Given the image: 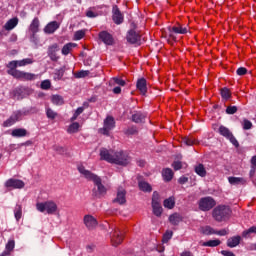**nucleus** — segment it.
Masks as SVG:
<instances>
[{"label":"nucleus","mask_w":256,"mask_h":256,"mask_svg":"<svg viewBox=\"0 0 256 256\" xmlns=\"http://www.w3.org/2000/svg\"><path fill=\"white\" fill-rule=\"evenodd\" d=\"M173 238V231H166L162 238V243H169Z\"/></svg>","instance_id":"nucleus-43"},{"label":"nucleus","mask_w":256,"mask_h":256,"mask_svg":"<svg viewBox=\"0 0 256 256\" xmlns=\"http://www.w3.org/2000/svg\"><path fill=\"white\" fill-rule=\"evenodd\" d=\"M84 225L87 227V229H89V231H93V229H95V227H97L98 222H97V219H95V217H93L91 215H85L84 216Z\"/></svg>","instance_id":"nucleus-16"},{"label":"nucleus","mask_w":256,"mask_h":256,"mask_svg":"<svg viewBox=\"0 0 256 256\" xmlns=\"http://www.w3.org/2000/svg\"><path fill=\"white\" fill-rule=\"evenodd\" d=\"M113 80H114V83H116V85H120V87H125V85H127L125 80L121 78L114 77Z\"/></svg>","instance_id":"nucleus-58"},{"label":"nucleus","mask_w":256,"mask_h":256,"mask_svg":"<svg viewBox=\"0 0 256 256\" xmlns=\"http://www.w3.org/2000/svg\"><path fill=\"white\" fill-rule=\"evenodd\" d=\"M75 40L76 41H81V39H83V37H85V32L84 30H78L75 32L74 34Z\"/></svg>","instance_id":"nucleus-53"},{"label":"nucleus","mask_w":256,"mask_h":256,"mask_svg":"<svg viewBox=\"0 0 256 256\" xmlns=\"http://www.w3.org/2000/svg\"><path fill=\"white\" fill-rule=\"evenodd\" d=\"M182 143L187 147H193V145H197L199 141H197V139H195L193 136H186L182 138Z\"/></svg>","instance_id":"nucleus-27"},{"label":"nucleus","mask_w":256,"mask_h":256,"mask_svg":"<svg viewBox=\"0 0 256 256\" xmlns=\"http://www.w3.org/2000/svg\"><path fill=\"white\" fill-rule=\"evenodd\" d=\"M126 41L130 45H141V33L137 30H128L126 33Z\"/></svg>","instance_id":"nucleus-7"},{"label":"nucleus","mask_w":256,"mask_h":256,"mask_svg":"<svg viewBox=\"0 0 256 256\" xmlns=\"http://www.w3.org/2000/svg\"><path fill=\"white\" fill-rule=\"evenodd\" d=\"M220 95L223 101H229L231 98V90L227 87L220 89Z\"/></svg>","instance_id":"nucleus-35"},{"label":"nucleus","mask_w":256,"mask_h":256,"mask_svg":"<svg viewBox=\"0 0 256 256\" xmlns=\"http://www.w3.org/2000/svg\"><path fill=\"white\" fill-rule=\"evenodd\" d=\"M57 51H59V44H57V43H54L48 47V55L57 53Z\"/></svg>","instance_id":"nucleus-51"},{"label":"nucleus","mask_w":256,"mask_h":256,"mask_svg":"<svg viewBox=\"0 0 256 256\" xmlns=\"http://www.w3.org/2000/svg\"><path fill=\"white\" fill-rule=\"evenodd\" d=\"M172 167H173L174 171H179L180 169L183 168V164L181 163V161H174L172 163Z\"/></svg>","instance_id":"nucleus-56"},{"label":"nucleus","mask_w":256,"mask_h":256,"mask_svg":"<svg viewBox=\"0 0 256 256\" xmlns=\"http://www.w3.org/2000/svg\"><path fill=\"white\" fill-rule=\"evenodd\" d=\"M51 101L53 103V105H57V106H61L65 104V100L63 99V96L61 95H52L51 96Z\"/></svg>","instance_id":"nucleus-34"},{"label":"nucleus","mask_w":256,"mask_h":256,"mask_svg":"<svg viewBox=\"0 0 256 256\" xmlns=\"http://www.w3.org/2000/svg\"><path fill=\"white\" fill-rule=\"evenodd\" d=\"M39 25H40L39 18L35 17L29 26V30L32 33V39H36L35 35L39 33Z\"/></svg>","instance_id":"nucleus-19"},{"label":"nucleus","mask_w":256,"mask_h":256,"mask_svg":"<svg viewBox=\"0 0 256 256\" xmlns=\"http://www.w3.org/2000/svg\"><path fill=\"white\" fill-rule=\"evenodd\" d=\"M112 163L125 167L131 163V158L123 151L115 152L114 157L112 158Z\"/></svg>","instance_id":"nucleus-4"},{"label":"nucleus","mask_w":256,"mask_h":256,"mask_svg":"<svg viewBox=\"0 0 256 256\" xmlns=\"http://www.w3.org/2000/svg\"><path fill=\"white\" fill-rule=\"evenodd\" d=\"M48 57H50L51 61H59V56H57V52L48 54Z\"/></svg>","instance_id":"nucleus-62"},{"label":"nucleus","mask_w":256,"mask_h":256,"mask_svg":"<svg viewBox=\"0 0 256 256\" xmlns=\"http://www.w3.org/2000/svg\"><path fill=\"white\" fill-rule=\"evenodd\" d=\"M41 89L47 90L51 89V81L50 80H44L41 82Z\"/></svg>","instance_id":"nucleus-55"},{"label":"nucleus","mask_w":256,"mask_h":256,"mask_svg":"<svg viewBox=\"0 0 256 256\" xmlns=\"http://www.w3.org/2000/svg\"><path fill=\"white\" fill-rule=\"evenodd\" d=\"M83 111H85V108L78 107L76 109V111L74 112L73 116L71 117L70 121H77V117H79V115H81V113H83Z\"/></svg>","instance_id":"nucleus-46"},{"label":"nucleus","mask_w":256,"mask_h":256,"mask_svg":"<svg viewBox=\"0 0 256 256\" xmlns=\"http://www.w3.org/2000/svg\"><path fill=\"white\" fill-rule=\"evenodd\" d=\"M231 208L227 205H218L212 211V217L218 223H222V221H227L231 217Z\"/></svg>","instance_id":"nucleus-2"},{"label":"nucleus","mask_w":256,"mask_h":256,"mask_svg":"<svg viewBox=\"0 0 256 256\" xmlns=\"http://www.w3.org/2000/svg\"><path fill=\"white\" fill-rule=\"evenodd\" d=\"M236 74L239 75V77H243V75H247V68L245 67H239L236 70Z\"/></svg>","instance_id":"nucleus-57"},{"label":"nucleus","mask_w":256,"mask_h":256,"mask_svg":"<svg viewBox=\"0 0 256 256\" xmlns=\"http://www.w3.org/2000/svg\"><path fill=\"white\" fill-rule=\"evenodd\" d=\"M137 133H139L137 126H131L125 131L126 135H137Z\"/></svg>","instance_id":"nucleus-50"},{"label":"nucleus","mask_w":256,"mask_h":256,"mask_svg":"<svg viewBox=\"0 0 256 256\" xmlns=\"http://www.w3.org/2000/svg\"><path fill=\"white\" fill-rule=\"evenodd\" d=\"M18 67H25V65H31L33 60L31 58H25L23 60H17Z\"/></svg>","instance_id":"nucleus-44"},{"label":"nucleus","mask_w":256,"mask_h":256,"mask_svg":"<svg viewBox=\"0 0 256 256\" xmlns=\"http://www.w3.org/2000/svg\"><path fill=\"white\" fill-rule=\"evenodd\" d=\"M181 221H183V217H181L179 213H174L169 216V222L171 225L177 226Z\"/></svg>","instance_id":"nucleus-30"},{"label":"nucleus","mask_w":256,"mask_h":256,"mask_svg":"<svg viewBox=\"0 0 256 256\" xmlns=\"http://www.w3.org/2000/svg\"><path fill=\"white\" fill-rule=\"evenodd\" d=\"M196 175H199V177H206L207 176V170L205 169V166L203 164H198L194 168Z\"/></svg>","instance_id":"nucleus-32"},{"label":"nucleus","mask_w":256,"mask_h":256,"mask_svg":"<svg viewBox=\"0 0 256 256\" xmlns=\"http://www.w3.org/2000/svg\"><path fill=\"white\" fill-rule=\"evenodd\" d=\"M241 243V236H234L227 240V247L233 249V247H237Z\"/></svg>","instance_id":"nucleus-29"},{"label":"nucleus","mask_w":256,"mask_h":256,"mask_svg":"<svg viewBox=\"0 0 256 256\" xmlns=\"http://www.w3.org/2000/svg\"><path fill=\"white\" fill-rule=\"evenodd\" d=\"M221 255H223V256H235V253H233L232 251L222 250Z\"/></svg>","instance_id":"nucleus-64"},{"label":"nucleus","mask_w":256,"mask_h":256,"mask_svg":"<svg viewBox=\"0 0 256 256\" xmlns=\"http://www.w3.org/2000/svg\"><path fill=\"white\" fill-rule=\"evenodd\" d=\"M18 23H19L18 18H12L6 22V24L4 25V29L6 31H11L15 29V27H17Z\"/></svg>","instance_id":"nucleus-26"},{"label":"nucleus","mask_w":256,"mask_h":256,"mask_svg":"<svg viewBox=\"0 0 256 256\" xmlns=\"http://www.w3.org/2000/svg\"><path fill=\"white\" fill-rule=\"evenodd\" d=\"M86 17H89L90 19H94V17H97V14L91 10H88L86 12Z\"/></svg>","instance_id":"nucleus-63"},{"label":"nucleus","mask_w":256,"mask_h":256,"mask_svg":"<svg viewBox=\"0 0 256 256\" xmlns=\"http://www.w3.org/2000/svg\"><path fill=\"white\" fill-rule=\"evenodd\" d=\"M37 75L25 71L18 70L14 72V79H20V81H35Z\"/></svg>","instance_id":"nucleus-12"},{"label":"nucleus","mask_w":256,"mask_h":256,"mask_svg":"<svg viewBox=\"0 0 256 256\" xmlns=\"http://www.w3.org/2000/svg\"><path fill=\"white\" fill-rule=\"evenodd\" d=\"M145 119H147V113L136 112L132 115L133 123H145Z\"/></svg>","instance_id":"nucleus-22"},{"label":"nucleus","mask_w":256,"mask_h":256,"mask_svg":"<svg viewBox=\"0 0 256 256\" xmlns=\"http://www.w3.org/2000/svg\"><path fill=\"white\" fill-rule=\"evenodd\" d=\"M228 183H230V185H245L247 180L243 177L230 176L228 177Z\"/></svg>","instance_id":"nucleus-24"},{"label":"nucleus","mask_w":256,"mask_h":256,"mask_svg":"<svg viewBox=\"0 0 256 256\" xmlns=\"http://www.w3.org/2000/svg\"><path fill=\"white\" fill-rule=\"evenodd\" d=\"M251 233H255L256 234V225L250 227L249 229L245 230L242 233V237H245V239L249 238V235H251Z\"/></svg>","instance_id":"nucleus-45"},{"label":"nucleus","mask_w":256,"mask_h":256,"mask_svg":"<svg viewBox=\"0 0 256 256\" xmlns=\"http://www.w3.org/2000/svg\"><path fill=\"white\" fill-rule=\"evenodd\" d=\"M218 133L222 135V137H225V139H228L234 147L239 148V141H237V138L233 135V132L229 130V128L221 125L218 129Z\"/></svg>","instance_id":"nucleus-6"},{"label":"nucleus","mask_w":256,"mask_h":256,"mask_svg":"<svg viewBox=\"0 0 256 256\" xmlns=\"http://www.w3.org/2000/svg\"><path fill=\"white\" fill-rule=\"evenodd\" d=\"M21 117H23V113L21 111L13 112V114L3 122V127H12V125L17 123V121H21Z\"/></svg>","instance_id":"nucleus-11"},{"label":"nucleus","mask_w":256,"mask_h":256,"mask_svg":"<svg viewBox=\"0 0 256 256\" xmlns=\"http://www.w3.org/2000/svg\"><path fill=\"white\" fill-rule=\"evenodd\" d=\"M65 75V68L56 69L54 72L55 81H61Z\"/></svg>","instance_id":"nucleus-38"},{"label":"nucleus","mask_w":256,"mask_h":256,"mask_svg":"<svg viewBox=\"0 0 256 256\" xmlns=\"http://www.w3.org/2000/svg\"><path fill=\"white\" fill-rule=\"evenodd\" d=\"M167 29L168 35L173 41H177V36L175 35H185L187 33V27H183L179 24L177 26H169Z\"/></svg>","instance_id":"nucleus-8"},{"label":"nucleus","mask_w":256,"mask_h":256,"mask_svg":"<svg viewBox=\"0 0 256 256\" xmlns=\"http://www.w3.org/2000/svg\"><path fill=\"white\" fill-rule=\"evenodd\" d=\"M221 245V240H209L202 243V247H219Z\"/></svg>","instance_id":"nucleus-37"},{"label":"nucleus","mask_w":256,"mask_h":256,"mask_svg":"<svg viewBox=\"0 0 256 256\" xmlns=\"http://www.w3.org/2000/svg\"><path fill=\"white\" fill-rule=\"evenodd\" d=\"M78 171L85 177V179L93 181L94 185H96L97 190L93 189V196L96 197V199H101V197L107 195V188L103 185L101 177L85 169V166L83 165L78 166Z\"/></svg>","instance_id":"nucleus-1"},{"label":"nucleus","mask_w":256,"mask_h":256,"mask_svg":"<svg viewBox=\"0 0 256 256\" xmlns=\"http://www.w3.org/2000/svg\"><path fill=\"white\" fill-rule=\"evenodd\" d=\"M113 129H115V118L113 116H107L104 119V126L100 129V132L102 135H109V132Z\"/></svg>","instance_id":"nucleus-9"},{"label":"nucleus","mask_w":256,"mask_h":256,"mask_svg":"<svg viewBox=\"0 0 256 256\" xmlns=\"http://www.w3.org/2000/svg\"><path fill=\"white\" fill-rule=\"evenodd\" d=\"M113 157H114V154H111V152H109L107 148H102L100 150V159L102 161H107V163H113Z\"/></svg>","instance_id":"nucleus-20"},{"label":"nucleus","mask_w":256,"mask_h":256,"mask_svg":"<svg viewBox=\"0 0 256 256\" xmlns=\"http://www.w3.org/2000/svg\"><path fill=\"white\" fill-rule=\"evenodd\" d=\"M138 187L140 191H143L144 193H151V191H153V187H151V184L143 180L138 182Z\"/></svg>","instance_id":"nucleus-25"},{"label":"nucleus","mask_w":256,"mask_h":256,"mask_svg":"<svg viewBox=\"0 0 256 256\" xmlns=\"http://www.w3.org/2000/svg\"><path fill=\"white\" fill-rule=\"evenodd\" d=\"M12 137H27V129L25 128H16L14 130H12L11 132Z\"/></svg>","instance_id":"nucleus-28"},{"label":"nucleus","mask_w":256,"mask_h":256,"mask_svg":"<svg viewBox=\"0 0 256 256\" xmlns=\"http://www.w3.org/2000/svg\"><path fill=\"white\" fill-rule=\"evenodd\" d=\"M15 249V240H10L6 244V250L11 255V251Z\"/></svg>","instance_id":"nucleus-52"},{"label":"nucleus","mask_w":256,"mask_h":256,"mask_svg":"<svg viewBox=\"0 0 256 256\" xmlns=\"http://www.w3.org/2000/svg\"><path fill=\"white\" fill-rule=\"evenodd\" d=\"M215 205H217V202L211 196L203 197L198 202L200 211H211Z\"/></svg>","instance_id":"nucleus-5"},{"label":"nucleus","mask_w":256,"mask_h":256,"mask_svg":"<svg viewBox=\"0 0 256 256\" xmlns=\"http://www.w3.org/2000/svg\"><path fill=\"white\" fill-rule=\"evenodd\" d=\"M60 25L57 21H52L49 22L45 27H44V33L47 35H52V33H55L57 29H59Z\"/></svg>","instance_id":"nucleus-17"},{"label":"nucleus","mask_w":256,"mask_h":256,"mask_svg":"<svg viewBox=\"0 0 256 256\" xmlns=\"http://www.w3.org/2000/svg\"><path fill=\"white\" fill-rule=\"evenodd\" d=\"M189 181V178L188 177H185V176H182L178 179V183L180 185H185V183H187Z\"/></svg>","instance_id":"nucleus-61"},{"label":"nucleus","mask_w":256,"mask_h":256,"mask_svg":"<svg viewBox=\"0 0 256 256\" xmlns=\"http://www.w3.org/2000/svg\"><path fill=\"white\" fill-rule=\"evenodd\" d=\"M127 191L123 188H119L116 194V198L112 201L113 203H118V205H125L127 203Z\"/></svg>","instance_id":"nucleus-15"},{"label":"nucleus","mask_w":256,"mask_h":256,"mask_svg":"<svg viewBox=\"0 0 256 256\" xmlns=\"http://www.w3.org/2000/svg\"><path fill=\"white\" fill-rule=\"evenodd\" d=\"M36 209L37 211H39L40 213H46L48 215H55V213H57V204L53 201H46V202H38L36 204Z\"/></svg>","instance_id":"nucleus-3"},{"label":"nucleus","mask_w":256,"mask_h":256,"mask_svg":"<svg viewBox=\"0 0 256 256\" xmlns=\"http://www.w3.org/2000/svg\"><path fill=\"white\" fill-rule=\"evenodd\" d=\"M5 187H7V189H23L25 182H23V180L10 178L5 182Z\"/></svg>","instance_id":"nucleus-13"},{"label":"nucleus","mask_w":256,"mask_h":256,"mask_svg":"<svg viewBox=\"0 0 256 256\" xmlns=\"http://www.w3.org/2000/svg\"><path fill=\"white\" fill-rule=\"evenodd\" d=\"M173 170L171 168H165L163 171H162V177L164 179V181H171L173 179Z\"/></svg>","instance_id":"nucleus-31"},{"label":"nucleus","mask_w":256,"mask_h":256,"mask_svg":"<svg viewBox=\"0 0 256 256\" xmlns=\"http://www.w3.org/2000/svg\"><path fill=\"white\" fill-rule=\"evenodd\" d=\"M46 117L48 119H55L57 117V112L53 111L51 108L46 109Z\"/></svg>","instance_id":"nucleus-48"},{"label":"nucleus","mask_w":256,"mask_h":256,"mask_svg":"<svg viewBox=\"0 0 256 256\" xmlns=\"http://www.w3.org/2000/svg\"><path fill=\"white\" fill-rule=\"evenodd\" d=\"M79 127H80L79 122H74L69 126L67 132L68 133H77L79 131Z\"/></svg>","instance_id":"nucleus-42"},{"label":"nucleus","mask_w":256,"mask_h":256,"mask_svg":"<svg viewBox=\"0 0 256 256\" xmlns=\"http://www.w3.org/2000/svg\"><path fill=\"white\" fill-rule=\"evenodd\" d=\"M21 95H23V88L18 87L14 90V97L20 99Z\"/></svg>","instance_id":"nucleus-60"},{"label":"nucleus","mask_w":256,"mask_h":256,"mask_svg":"<svg viewBox=\"0 0 256 256\" xmlns=\"http://www.w3.org/2000/svg\"><path fill=\"white\" fill-rule=\"evenodd\" d=\"M201 233L203 235H215V229H213L211 226H204L201 228Z\"/></svg>","instance_id":"nucleus-40"},{"label":"nucleus","mask_w":256,"mask_h":256,"mask_svg":"<svg viewBox=\"0 0 256 256\" xmlns=\"http://www.w3.org/2000/svg\"><path fill=\"white\" fill-rule=\"evenodd\" d=\"M74 47H77V44L71 42L65 44L62 48V55H69V53L73 51Z\"/></svg>","instance_id":"nucleus-33"},{"label":"nucleus","mask_w":256,"mask_h":256,"mask_svg":"<svg viewBox=\"0 0 256 256\" xmlns=\"http://www.w3.org/2000/svg\"><path fill=\"white\" fill-rule=\"evenodd\" d=\"M136 89L140 91L141 95H147V80L145 78H140L136 82Z\"/></svg>","instance_id":"nucleus-18"},{"label":"nucleus","mask_w":256,"mask_h":256,"mask_svg":"<svg viewBox=\"0 0 256 256\" xmlns=\"http://www.w3.org/2000/svg\"><path fill=\"white\" fill-rule=\"evenodd\" d=\"M153 214L156 217H161L163 215V207H161V203L152 204Z\"/></svg>","instance_id":"nucleus-36"},{"label":"nucleus","mask_w":256,"mask_h":256,"mask_svg":"<svg viewBox=\"0 0 256 256\" xmlns=\"http://www.w3.org/2000/svg\"><path fill=\"white\" fill-rule=\"evenodd\" d=\"M253 127V123H251V121L244 119L243 120V129L244 131H249V129H251Z\"/></svg>","instance_id":"nucleus-54"},{"label":"nucleus","mask_w":256,"mask_h":256,"mask_svg":"<svg viewBox=\"0 0 256 256\" xmlns=\"http://www.w3.org/2000/svg\"><path fill=\"white\" fill-rule=\"evenodd\" d=\"M112 21H114L115 25H121L125 21V16H123L117 5L112 6Z\"/></svg>","instance_id":"nucleus-10"},{"label":"nucleus","mask_w":256,"mask_h":256,"mask_svg":"<svg viewBox=\"0 0 256 256\" xmlns=\"http://www.w3.org/2000/svg\"><path fill=\"white\" fill-rule=\"evenodd\" d=\"M237 111H239V108L237 106L230 105L226 108L227 115H235V113H237Z\"/></svg>","instance_id":"nucleus-49"},{"label":"nucleus","mask_w":256,"mask_h":256,"mask_svg":"<svg viewBox=\"0 0 256 256\" xmlns=\"http://www.w3.org/2000/svg\"><path fill=\"white\" fill-rule=\"evenodd\" d=\"M14 215H15V219L16 221H20L21 217L23 215V209L21 207V205L17 204L15 209H14Z\"/></svg>","instance_id":"nucleus-39"},{"label":"nucleus","mask_w":256,"mask_h":256,"mask_svg":"<svg viewBox=\"0 0 256 256\" xmlns=\"http://www.w3.org/2000/svg\"><path fill=\"white\" fill-rule=\"evenodd\" d=\"M164 207H166V209H173V207H175V200L173 198L165 199Z\"/></svg>","instance_id":"nucleus-41"},{"label":"nucleus","mask_w":256,"mask_h":256,"mask_svg":"<svg viewBox=\"0 0 256 256\" xmlns=\"http://www.w3.org/2000/svg\"><path fill=\"white\" fill-rule=\"evenodd\" d=\"M154 203H160L159 202V192L154 191L152 194V205H154Z\"/></svg>","instance_id":"nucleus-59"},{"label":"nucleus","mask_w":256,"mask_h":256,"mask_svg":"<svg viewBox=\"0 0 256 256\" xmlns=\"http://www.w3.org/2000/svg\"><path fill=\"white\" fill-rule=\"evenodd\" d=\"M18 62L17 60H13V61H10L8 64H7V73L8 75H11L12 77H15V72H19V70H17L18 68Z\"/></svg>","instance_id":"nucleus-21"},{"label":"nucleus","mask_w":256,"mask_h":256,"mask_svg":"<svg viewBox=\"0 0 256 256\" xmlns=\"http://www.w3.org/2000/svg\"><path fill=\"white\" fill-rule=\"evenodd\" d=\"M98 37L100 41L104 43V45H109V46L115 45V38H113V35H111V33L107 31L99 32Z\"/></svg>","instance_id":"nucleus-14"},{"label":"nucleus","mask_w":256,"mask_h":256,"mask_svg":"<svg viewBox=\"0 0 256 256\" xmlns=\"http://www.w3.org/2000/svg\"><path fill=\"white\" fill-rule=\"evenodd\" d=\"M91 72L89 70H82L76 73V79H83L84 77H88Z\"/></svg>","instance_id":"nucleus-47"},{"label":"nucleus","mask_w":256,"mask_h":256,"mask_svg":"<svg viewBox=\"0 0 256 256\" xmlns=\"http://www.w3.org/2000/svg\"><path fill=\"white\" fill-rule=\"evenodd\" d=\"M111 241L113 247H119V245L123 243V234H121L119 231L114 232Z\"/></svg>","instance_id":"nucleus-23"}]
</instances>
